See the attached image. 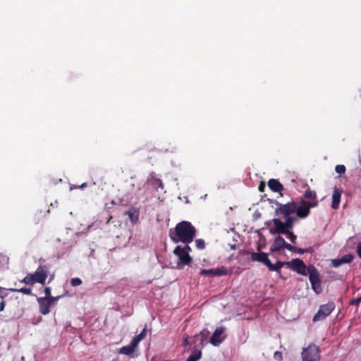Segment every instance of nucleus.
Listing matches in <instances>:
<instances>
[{
    "instance_id": "1",
    "label": "nucleus",
    "mask_w": 361,
    "mask_h": 361,
    "mask_svg": "<svg viewBox=\"0 0 361 361\" xmlns=\"http://www.w3.org/2000/svg\"><path fill=\"white\" fill-rule=\"evenodd\" d=\"M169 235L175 243L181 242L184 244H190L196 235V228L190 222L182 221L178 223L174 228L169 230Z\"/></svg>"
},
{
    "instance_id": "2",
    "label": "nucleus",
    "mask_w": 361,
    "mask_h": 361,
    "mask_svg": "<svg viewBox=\"0 0 361 361\" xmlns=\"http://www.w3.org/2000/svg\"><path fill=\"white\" fill-rule=\"evenodd\" d=\"M48 273L49 271L47 267L39 266L34 273H28L20 281L27 285H33L36 283L44 285L48 276Z\"/></svg>"
},
{
    "instance_id": "3",
    "label": "nucleus",
    "mask_w": 361,
    "mask_h": 361,
    "mask_svg": "<svg viewBox=\"0 0 361 361\" xmlns=\"http://www.w3.org/2000/svg\"><path fill=\"white\" fill-rule=\"evenodd\" d=\"M309 275L310 282L312 288L317 293L319 294L322 292V287L321 285L320 274L316 267L313 265H309L307 271V275Z\"/></svg>"
},
{
    "instance_id": "4",
    "label": "nucleus",
    "mask_w": 361,
    "mask_h": 361,
    "mask_svg": "<svg viewBox=\"0 0 361 361\" xmlns=\"http://www.w3.org/2000/svg\"><path fill=\"white\" fill-rule=\"evenodd\" d=\"M318 204V201L308 202L302 200L299 204L297 203V209L295 210L296 216L300 219L307 218L310 214V209L316 207Z\"/></svg>"
},
{
    "instance_id": "5",
    "label": "nucleus",
    "mask_w": 361,
    "mask_h": 361,
    "mask_svg": "<svg viewBox=\"0 0 361 361\" xmlns=\"http://www.w3.org/2000/svg\"><path fill=\"white\" fill-rule=\"evenodd\" d=\"M302 359V361H320L319 348L314 343H310L307 348H303Z\"/></svg>"
},
{
    "instance_id": "6",
    "label": "nucleus",
    "mask_w": 361,
    "mask_h": 361,
    "mask_svg": "<svg viewBox=\"0 0 361 361\" xmlns=\"http://www.w3.org/2000/svg\"><path fill=\"white\" fill-rule=\"evenodd\" d=\"M173 254L178 257V262L177 263V267L180 269H183L185 265H190L192 262V258L190 254L183 252L182 250L181 245H177L173 250Z\"/></svg>"
},
{
    "instance_id": "7",
    "label": "nucleus",
    "mask_w": 361,
    "mask_h": 361,
    "mask_svg": "<svg viewBox=\"0 0 361 361\" xmlns=\"http://www.w3.org/2000/svg\"><path fill=\"white\" fill-rule=\"evenodd\" d=\"M277 207L275 209V214H282L283 216H291L295 213L297 209V203L294 201L286 204H281L276 202Z\"/></svg>"
},
{
    "instance_id": "8",
    "label": "nucleus",
    "mask_w": 361,
    "mask_h": 361,
    "mask_svg": "<svg viewBox=\"0 0 361 361\" xmlns=\"http://www.w3.org/2000/svg\"><path fill=\"white\" fill-rule=\"evenodd\" d=\"M335 303L329 302L326 304L320 305L319 310L313 317L314 322L321 321L326 318L335 309Z\"/></svg>"
},
{
    "instance_id": "9",
    "label": "nucleus",
    "mask_w": 361,
    "mask_h": 361,
    "mask_svg": "<svg viewBox=\"0 0 361 361\" xmlns=\"http://www.w3.org/2000/svg\"><path fill=\"white\" fill-rule=\"evenodd\" d=\"M286 265L291 270L296 271L298 274L303 276L307 275L308 267H307L304 262L299 258L293 259L290 262H287Z\"/></svg>"
},
{
    "instance_id": "10",
    "label": "nucleus",
    "mask_w": 361,
    "mask_h": 361,
    "mask_svg": "<svg viewBox=\"0 0 361 361\" xmlns=\"http://www.w3.org/2000/svg\"><path fill=\"white\" fill-rule=\"evenodd\" d=\"M271 224L274 225V227L269 228V233L272 235L276 233L283 234L288 232V230L285 227L284 223L279 219L274 218L267 222V225L268 226H271Z\"/></svg>"
},
{
    "instance_id": "11",
    "label": "nucleus",
    "mask_w": 361,
    "mask_h": 361,
    "mask_svg": "<svg viewBox=\"0 0 361 361\" xmlns=\"http://www.w3.org/2000/svg\"><path fill=\"white\" fill-rule=\"evenodd\" d=\"M200 274L204 276H220L227 275L228 271L225 267L221 266L209 269H201Z\"/></svg>"
},
{
    "instance_id": "12",
    "label": "nucleus",
    "mask_w": 361,
    "mask_h": 361,
    "mask_svg": "<svg viewBox=\"0 0 361 361\" xmlns=\"http://www.w3.org/2000/svg\"><path fill=\"white\" fill-rule=\"evenodd\" d=\"M290 244L286 242L283 237L278 235L274 239V243L270 247V250L272 252H278L281 250L286 248L288 250L289 245Z\"/></svg>"
},
{
    "instance_id": "13",
    "label": "nucleus",
    "mask_w": 361,
    "mask_h": 361,
    "mask_svg": "<svg viewBox=\"0 0 361 361\" xmlns=\"http://www.w3.org/2000/svg\"><path fill=\"white\" fill-rule=\"evenodd\" d=\"M251 260L259 262L267 267H268L270 259L268 257V254L266 252H252L251 253Z\"/></svg>"
},
{
    "instance_id": "14",
    "label": "nucleus",
    "mask_w": 361,
    "mask_h": 361,
    "mask_svg": "<svg viewBox=\"0 0 361 361\" xmlns=\"http://www.w3.org/2000/svg\"><path fill=\"white\" fill-rule=\"evenodd\" d=\"M37 302L39 304V311L43 314L46 315L50 312V302L47 298H38Z\"/></svg>"
},
{
    "instance_id": "15",
    "label": "nucleus",
    "mask_w": 361,
    "mask_h": 361,
    "mask_svg": "<svg viewBox=\"0 0 361 361\" xmlns=\"http://www.w3.org/2000/svg\"><path fill=\"white\" fill-rule=\"evenodd\" d=\"M224 327H218L216 329L212 336L210 338V343L214 345H217L223 341V339L220 338L221 335L224 332Z\"/></svg>"
},
{
    "instance_id": "16",
    "label": "nucleus",
    "mask_w": 361,
    "mask_h": 361,
    "mask_svg": "<svg viewBox=\"0 0 361 361\" xmlns=\"http://www.w3.org/2000/svg\"><path fill=\"white\" fill-rule=\"evenodd\" d=\"M342 190L336 187L334 188L332 194L331 207L334 209H337L339 207Z\"/></svg>"
},
{
    "instance_id": "17",
    "label": "nucleus",
    "mask_w": 361,
    "mask_h": 361,
    "mask_svg": "<svg viewBox=\"0 0 361 361\" xmlns=\"http://www.w3.org/2000/svg\"><path fill=\"white\" fill-rule=\"evenodd\" d=\"M268 186L273 192H280L283 190V185L277 180L271 178L268 181Z\"/></svg>"
},
{
    "instance_id": "18",
    "label": "nucleus",
    "mask_w": 361,
    "mask_h": 361,
    "mask_svg": "<svg viewBox=\"0 0 361 361\" xmlns=\"http://www.w3.org/2000/svg\"><path fill=\"white\" fill-rule=\"evenodd\" d=\"M137 347V345L132 341L130 345L123 346L121 348H120L119 353L126 355H131L134 353Z\"/></svg>"
},
{
    "instance_id": "19",
    "label": "nucleus",
    "mask_w": 361,
    "mask_h": 361,
    "mask_svg": "<svg viewBox=\"0 0 361 361\" xmlns=\"http://www.w3.org/2000/svg\"><path fill=\"white\" fill-rule=\"evenodd\" d=\"M125 214L128 216L132 224H135L138 221L139 211L137 209L132 208L131 209L126 212Z\"/></svg>"
},
{
    "instance_id": "20",
    "label": "nucleus",
    "mask_w": 361,
    "mask_h": 361,
    "mask_svg": "<svg viewBox=\"0 0 361 361\" xmlns=\"http://www.w3.org/2000/svg\"><path fill=\"white\" fill-rule=\"evenodd\" d=\"M286 263H287V262L277 261L276 264H274L270 262L267 267L270 271H276L280 274L281 267L286 265Z\"/></svg>"
},
{
    "instance_id": "21",
    "label": "nucleus",
    "mask_w": 361,
    "mask_h": 361,
    "mask_svg": "<svg viewBox=\"0 0 361 361\" xmlns=\"http://www.w3.org/2000/svg\"><path fill=\"white\" fill-rule=\"evenodd\" d=\"M285 221H283L285 227L287 230H290L294 226L295 218L292 216H283Z\"/></svg>"
},
{
    "instance_id": "22",
    "label": "nucleus",
    "mask_w": 361,
    "mask_h": 361,
    "mask_svg": "<svg viewBox=\"0 0 361 361\" xmlns=\"http://www.w3.org/2000/svg\"><path fill=\"white\" fill-rule=\"evenodd\" d=\"M209 334L207 331H202L200 334L195 336V341H200V344L203 346L207 340V334Z\"/></svg>"
},
{
    "instance_id": "23",
    "label": "nucleus",
    "mask_w": 361,
    "mask_h": 361,
    "mask_svg": "<svg viewBox=\"0 0 361 361\" xmlns=\"http://www.w3.org/2000/svg\"><path fill=\"white\" fill-rule=\"evenodd\" d=\"M202 357L201 350H195L185 361H198Z\"/></svg>"
},
{
    "instance_id": "24",
    "label": "nucleus",
    "mask_w": 361,
    "mask_h": 361,
    "mask_svg": "<svg viewBox=\"0 0 361 361\" xmlns=\"http://www.w3.org/2000/svg\"><path fill=\"white\" fill-rule=\"evenodd\" d=\"M147 336V329L146 328H144L142 329V331L137 336H135L133 338V341L136 343L137 345L139 344V343L142 340L144 339Z\"/></svg>"
},
{
    "instance_id": "25",
    "label": "nucleus",
    "mask_w": 361,
    "mask_h": 361,
    "mask_svg": "<svg viewBox=\"0 0 361 361\" xmlns=\"http://www.w3.org/2000/svg\"><path fill=\"white\" fill-rule=\"evenodd\" d=\"M304 197H305L306 199H310V202L318 201L317 200L316 192L314 191L311 190L310 189L305 190L304 193Z\"/></svg>"
},
{
    "instance_id": "26",
    "label": "nucleus",
    "mask_w": 361,
    "mask_h": 361,
    "mask_svg": "<svg viewBox=\"0 0 361 361\" xmlns=\"http://www.w3.org/2000/svg\"><path fill=\"white\" fill-rule=\"evenodd\" d=\"M288 250L292 252L298 253L300 255H302L308 252V249L299 248L292 245H289Z\"/></svg>"
},
{
    "instance_id": "27",
    "label": "nucleus",
    "mask_w": 361,
    "mask_h": 361,
    "mask_svg": "<svg viewBox=\"0 0 361 361\" xmlns=\"http://www.w3.org/2000/svg\"><path fill=\"white\" fill-rule=\"evenodd\" d=\"M9 290L11 292L21 293L25 295H31L32 294V289L30 288H10Z\"/></svg>"
},
{
    "instance_id": "28",
    "label": "nucleus",
    "mask_w": 361,
    "mask_h": 361,
    "mask_svg": "<svg viewBox=\"0 0 361 361\" xmlns=\"http://www.w3.org/2000/svg\"><path fill=\"white\" fill-rule=\"evenodd\" d=\"M354 258H355V256L352 254H347V255H343L341 257L343 263H346V264L350 263L354 259Z\"/></svg>"
},
{
    "instance_id": "29",
    "label": "nucleus",
    "mask_w": 361,
    "mask_h": 361,
    "mask_svg": "<svg viewBox=\"0 0 361 361\" xmlns=\"http://www.w3.org/2000/svg\"><path fill=\"white\" fill-rule=\"evenodd\" d=\"M284 234L287 235L288 238L293 243H296L297 236L292 231L288 230V232L285 233Z\"/></svg>"
},
{
    "instance_id": "30",
    "label": "nucleus",
    "mask_w": 361,
    "mask_h": 361,
    "mask_svg": "<svg viewBox=\"0 0 361 361\" xmlns=\"http://www.w3.org/2000/svg\"><path fill=\"white\" fill-rule=\"evenodd\" d=\"M195 245L199 250H203L205 247L204 240L202 239H197L195 240Z\"/></svg>"
},
{
    "instance_id": "31",
    "label": "nucleus",
    "mask_w": 361,
    "mask_h": 361,
    "mask_svg": "<svg viewBox=\"0 0 361 361\" xmlns=\"http://www.w3.org/2000/svg\"><path fill=\"white\" fill-rule=\"evenodd\" d=\"M335 171L340 175L343 174L345 172V166L344 165H337L335 168Z\"/></svg>"
},
{
    "instance_id": "32",
    "label": "nucleus",
    "mask_w": 361,
    "mask_h": 361,
    "mask_svg": "<svg viewBox=\"0 0 361 361\" xmlns=\"http://www.w3.org/2000/svg\"><path fill=\"white\" fill-rule=\"evenodd\" d=\"M82 280L79 278H73L71 280V284L72 286H78L82 284Z\"/></svg>"
},
{
    "instance_id": "33",
    "label": "nucleus",
    "mask_w": 361,
    "mask_h": 361,
    "mask_svg": "<svg viewBox=\"0 0 361 361\" xmlns=\"http://www.w3.org/2000/svg\"><path fill=\"white\" fill-rule=\"evenodd\" d=\"M343 263V261H342V259L340 258V259H334L331 260V265L336 268V267H338L339 266H341Z\"/></svg>"
},
{
    "instance_id": "34",
    "label": "nucleus",
    "mask_w": 361,
    "mask_h": 361,
    "mask_svg": "<svg viewBox=\"0 0 361 361\" xmlns=\"http://www.w3.org/2000/svg\"><path fill=\"white\" fill-rule=\"evenodd\" d=\"M44 292L45 296L42 297L43 298H49L50 296H51V287H49V286L45 287L44 290Z\"/></svg>"
},
{
    "instance_id": "35",
    "label": "nucleus",
    "mask_w": 361,
    "mask_h": 361,
    "mask_svg": "<svg viewBox=\"0 0 361 361\" xmlns=\"http://www.w3.org/2000/svg\"><path fill=\"white\" fill-rule=\"evenodd\" d=\"M361 302V297L360 296L357 298L353 299L350 302V305H355L358 306L360 303Z\"/></svg>"
},
{
    "instance_id": "36",
    "label": "nucleus",
    "mask_w": 361,
    "mask_h": 361,
    "mask_svg": "<svg viewBox=\"0 0 361 361\" xmlns=\"http://www.w3.org/2000/svg\"><path fill=\"white\" fill-rule=\"evenodd\" d=\"M61 297L60 296H50L49 298H47L49 302H50V305H52L56 301H57Z\"/></svg>"
},
{
    "instance_id": "37",
    "label": "nucleus",
    "mask_w": 361,
    "mask_h": 361,
    "mask_svg": "<svg viewBox=\"0 0 361 361\" xmlns=\"http://www.w3.org/2000/svg\"><path fill=\"white\" fill-rule=\"evenodd\" d=\"M182 250L183 251V252H185L186 253L190 254V252H191L192 249L189 246V244H185V246L182 247Z\"/></svg>"
},
{
    "instance_id": "38",
    "label": "nucleus",
    "mask_w": 361,
    "mask_h": 361,
    "mask_svg": "<svg viewBox=\"0 0 361 361\" xmlns=\"http://www.w3.org/2000/svg\"><path fill=\"white\" fill-rule=\"evenodd\" d=\"M265 188H266L265 183L264 181H261L259 185V187H258L259 190L260 192H264Z\"/></svg>"
},
{
    "instance_id": "39",
    "label": "nucleus",
    "mask_w": 361,
    "mask_h": 361,
    "mask_svg": "<svg viewBox=\"0 0 361 361\" xmlns=\"http://www.w3.org/2000/svg\"><path fill=\"white\" fill-rule=\"evenodd\" d=\"M274 357L279 360H282V358H283L282 353L279 352V351L275 352Z\"/></svg>"
},
{
    "instance_id": "40",
    "label": "nucleus",
    "mask_w": 361,
    "mask_h": 361,
    "mask_svg": "<svg viewBox=\"0 0 361 361\" xmlns=\"http://www.w3.org/2000/svg\"><path fill=\"white\" fill-rule=\"evenodd\" d=\"M357 253L359 257L361 259V242L358 243L357 246Z\"/></svg>"
},
{
    "instance_id": "41",
    "label": "nucleus",
    "mask_w": 361,
    "mask_h": 361,
    "mask_svg": "<svg viewBox=\"0 0 361 361\" xmlns=\"http://www.w3.org/2000/svg\"><path fill=\"white\" fill-rule=\"evenodd\" d=\"M4 307H5V302H4V299H2L0 302V312L3 311L4 310Z\"/></svg>"
},
{
    "instance_id": "42",
    "label": "nucleus",
    "mask_w": 361,
    "mask_h": 361,
    "mask_svg": "<svg viewBox=\"0 0 361 361\" xmlns=\"http://www.w3.org/2000/svg\"><path fill=\"white\" fill-rule=\"evenodd\" d=\"M4 290V288L2 287H0V298L1 299H4L5 298V296H6V294H3L2 291Z\"/></svg>"
},
{
    "instance_id": "43",
    "label": "nucleus",
    "mask_w": 361,
    "mask_h": 361,
    "mask_svg": "<svg viewBox=\"0 0 361 361\" xmlns=\"http://www.w3.org/2000/svg\"><path fill=\"white\" fill-rule=\"evenodd\" d=\"M189 344H190V343H189V341H188V337L187 336V337H185V338H184V340H183V345H184V346H187V345H188Z\"/></svg>"
},
{
    "instance_id": "44",
    "label": "nucleus",
    "mask_w": 361,
    "mask_h": 361,
    "mask_svg": "<svg viewBox=\"0 0 361 361\" xmlns=\"http://www.w3.org/2000/svg\"><path fill=\"white\" fill-rule=\"evenodd\" d=\"M76 188H80V185H71V190L76 189Z\"/></svg>"
},
{
    "instance_id": "45",
    "label": "nucleus",
    "mask_w": 361,
    "mask_h": 361,
    "mask_svg": "<svg viewBox=\"0 0 361 361\" xmlns=\"http://www.w3.org/2000/svg\"><path fill=\"white\" fill-rule=\"evenodd\" d=\"M87 187V183H82V185H80V188H85Z\"/></svg>"
},
{
    "instance_id": "46",
    "label": "nucleus",
    "mask_w": 361,
    "mask_h": 361,
    "mask_svg": "<svg viewBox=\"0 0 361 361\" xmlns=\"http://www.w3.org/2000/svg\"><path fill=\"white\" fill-rule=\"evenodd\" d=\"M4 259V256L0 254V260Z\"/></svg>"
},
{
    "instance_id": "47",
    "label": "nucleus",
    "mask_w": 361,
    "mask_h": 361,
    "mask_svg": "<svg viewBox=\"0 0 361 361\" xmlns=\"http://www.w3.org/2000/svg\"><path fill=\"white\" fill-rule=\"evenodd\" d=\"M52 279H53V276H51L49 280V283H50Z\"/></svg>"
},
{
    "instance_id": "48",
    "label": "nucleus",
    "mask_w": 361,
    "mask_h": 361,
    "mask_svg": "<svg viewBox=\"0 0 361 361\" xmlns=\"http://www.w3.org/2000/svg\"><path fill=\"white\" fill-rule=\"evenodd\" d=\"M360 297H361V295H360Z\"/></svg>"
}]
</instances>
